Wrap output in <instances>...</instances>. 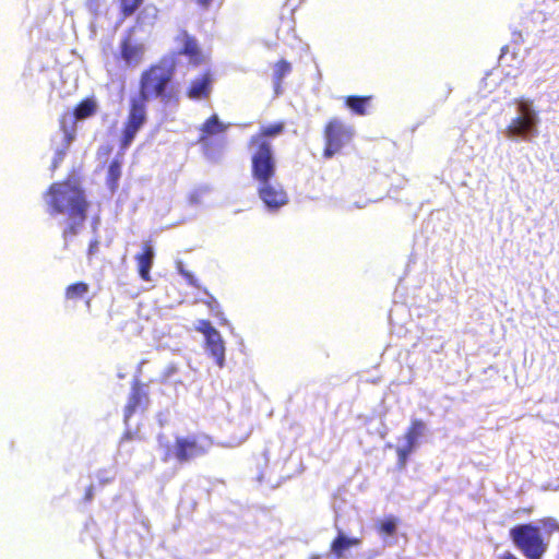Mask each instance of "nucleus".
Here are the masks:
<instances>
[{
	"mask_svg": "<svg viewBox=\"0 0 559 559\" xmlns=\"http://www.w3.org/2000/svg\"><path fill=\"white\" fill-rule=\"evenodd\" d=\"M175 67L166 61L151 64L142 71L139 80V93L129 99L127 119L120 136V148L127 150L138 132L147 121V103L158 99L164 105H177L179 90L175 82Z\"/></svg>",
	"mask_w": 559,
	"mask_h": 559,
	"instance_id": "obj_1",
	"label": "nucleus"
},
{
	"mask_svg": "<svg viewBox=\"0 0 559 559\" xmlns=\"http://www.w3.org/2000/svg\"><path fill=\"white\" fill-rule=\"evenodd\" d=\"M45 195L50 215L66 214L68 217L62 230L63 248L68 249L69 241L80 233L87 219L90 203L85 191L75 179L67 178L51 183Z\"/></svg>",
	"mask_w": 559,
	"mask_h": 559,
	"instance_id": "obj_2",
	"label": "nucleus"
},
{
	"mask_svg": "<svg viewBox=\"0 0 559 559\" xmlns=\"http://www.w3.org/2000/svg\"><path fill=\"white\" fill-rule=\"evenodd\" d=\"M286 123L276 121L261 126L250 136L248 148L250 151V170L254 181H272L276 177L277 162L271 140L284 133Z\"/></svg>",
	"mask_w": 559,
	"mask_h": 559,
	"instance_id": "obj_3",
	"label": "nucleus"
},
{
	"mask_svg": "<svg viewBox=\"0 0 559 559\" xmlns=\"http://www.w3.org/2000/svg\"><path fill=\"white\" fill-rule=\"evenodd\" d=\"M559 532V522L556 518L545 516L533 523L516 524L509 530V538L513 546L525 559H543L549 548V542L544 534L551 536Z\"/></svg>",
	"mask_w": 559,
	"mask_h": 559,
	"instance_id": "obj_4",
	"label": "nucleus"
},
{
	"mask_svg": "<svg viewBox=\"0 0 559 559\" xmlns=\"http://www.w3.org/2000/svg\"><path fill=\"white\" fill-rule=\"evenodd\" d=\"M213 445V439L207 435L178 436L174 444L163 445V462L175 460L179 464L189 463L197 457L207 454Z\"/></svg>",
	"mask_w": 559,
	"mask_h": 559,
	"instance_id": "obj_5",
	"label": "nucleus"
},
{
	"mask_svg": "<svg viewBox=\"0 0 559 559\" xmlns=\"http://www.w3.org/2000/svg\"><path fill=\"white\" fill-rule=\"evenodd\" d=\"M228 128L229 124L223 122L216 114L203 121L199 127L197 143L205 156L213 158L221 154L226 143L225 134Z\"/></svg>",
	"mask_w": 559,
	"mask_h": 559,
	"instance_id": "obj_6",
	"label": "nucleus"
},
{
	"mask_svg": "<svg viewBox=\"0 0 559 559\" xmlns=\"http://www.w3.org/2000/svg\"><path fill=\"white\" fill-rule=\"evenodd\" d=\"M322 134L324 140L322 155L325 159H329L341 153V151L350 143L355 130L342 119L333 117L324 124Z\"/></svg>",
	"mask_w": 559,
	"mask_h": 559,
	"instance_id": "obj_7",
	"label": "nucleus"
},
{
	"mask_svg": "<svg viewBox=\"0 0 559 559\" xmlns=\"http://www.w3.org/2000/svg\"><path fill=\"white\" fill-rule=\"evenodd\" d=\"M518 112L519 115L507 126L506 135L526 138L528 134H535L538 117L531 104L523 99L519 100Z\"/></svg>",
	"mask_w": 559,
	"mask_h": 559,
	"instance_id": "obj_8",
	"label": "nucleus"
},
{
	"mask_svg": "<svg viewBox=\"0 0 559 559\" xmlns=\"http://www.w3.org/2000/svg\"><path fill=\"white\" fill-rule=\"evenodd\" d=\"M195 331L202 333L205 338V348L214 358L216 365L223 368L225 365V344L221 333L209 320H199Z\"/></svg>",
	"mask_w": 559,
	"mask_h": 559,
	"instance_id": "obj_9",
	"label": "nucleus"
},
{
	"mask_svg": "<svg viewBox=\"0 0 559 559\" xmlns=\"http://www.w3.org/2000/svg\"><path fill=\"white\" fill-rule=\"evenodd\" d=\"M175 40L180 45L178 55L186 56L190 64L198 67L204 63V53L193 35L189 34L186 29H181Z\"/></svg>",
	"mask_w": 559,
	"mask_h": 559,
	"instance_id": "obj_10",
	"label": "nucleus"
},
{
	"mask_svg": "<svg viewBox=\"0 0 559 559\" xmlns=\"http://www.w3.org/2000/svg\"><path fill=\"white\" fill-rule=\"evenodd\" d=\"M258 195L269 210H277L288 202L285 190L280 185L272 181H257Z\"/></svg>",
	"mask_w": 559,
	"mask_h": 559,
	"instance_id": "obj_11",
	"label": "nucleus"
},
{
	"mask_svg": "<svg viewBox=\"0 0 559 559\" xmlns=\"http://www.w3.org/2000/svg\"><path fill=\"white\" fill-rule=\"evenodd\" d=\"M144 57V46L139 43H134L130 36H126L121 39L119 45L118 58L121 59L126 68L138 67Z\"/></svg>",
	"mask_w": 559,
	"mask_h": 559,
	"instance_id": "obj_12",
	"label": "nucleus"
},
{
	"mask_svg": "<svg viewBox=\"0 0 559 559\" xmlns=\"http://www.w3.org/2000/svg\"><path fill=\"white\" fill-rule=\"evenodd\" d=\"M214 82L213 73L210 70L202 72L191 80L187 87L186 95L192 100L206 99L211 95Z\"/></svg>",
	"mask_w": 559,
	"mask_h": 559,
	"instance_id": "obj_13",
	"label": "nucleus"
},
{
	"mask_svg": "<svg viewBox=\"0 0 559 559\" xmlns=\"http://www.w3.org/2000/svg\"><path fill=\"white\" fill-rule=\"evenodd\" d=\"M155 251L153 248L152 240H145L142 245L141 252L136 253L134 259L138 266V273L141 280L144 282H150L151 277V269L154 263Z\"/></svg>",
	"mask_w": 559,
	"mask_h": 559,
	"instance_id": "obj_14",
	"label": "nucleus"
},
{
	"mask_svg": "<svg viewBox=\"0 0 559 559\" xmlns=\"http://www.w3.org/2000/svg\"><path fill=\"white\" fill-rule=\"evenodd\" d=\"M147 403V393L139 383H135L131 389L128 402L124 406V421L127 423L139 408H145Z\"/></svg>",
	"mask_w": 559,
	"mask_h": 559,
	"instance_id": "obj_15",
	"label": "nucleus"
},
{
	"mask_svg": "<svg viewBox=\"0 0 559 559\" xmlns=\"http://www.w3.org/2000/svg\"><path fill=\"white\" fill-rule=\"evenodd\" d=\"M361 540L357 537H347L344 533L340 532L330 545L331 552L337 558L342 559L345 551L352 547L360 545Z\"/></svg>",
	"mask_w": 559,
	"mask_h": 559,
	"instance_id": "obj_16",
	"label": "nucleus"
},
{
	"mask_svg": "<svg viewBox=\"0 0 559 559\" xmlns=\"http://www.w3.org/2000/svg\"><path fill=\"white\" fill-rule=\"evenodd\" d=\"M372 98L373 96L371 95H349L344 98V104L354 115L365 116L368 114V106L370 105Z\"/></svg>",
	"mask_w": 559,
	"mask_h": 559,
	"instance_id": "obj_17",
	"label": "nucleus"
},
{
	"mask_svg": "<svg viewBox=\"0 0 559 559\" xmlns=\"http://www.w3.org/2000/svg\"><path fill=\"white\" fill-rule=\"evenodd\" d=\"M122 174V159L120 157L114 158L106 175V185L111 192H116L119 187V180Z\"/></svg>",
	"mask_w": 559,
	"mask_h": 559,
	"instance_id": "obj_18",
	"label": "nucleus"
},
{
	"mask_svg": "<svg viewBox=\"0 0 559 559\" xmlns=\"http://www.w3.org/2000/svg\"><path fill=\"white\" fill-rule=\"evenodd\" d=\"M66 118H67V115H62L61 118H60V127H61V129L66 133L64 145H63V147L58 148L55 152V155H53V158H52V162H51V170L52 171H55L60 166V164L62 163V160H63V158H64V156L67 154V151H68V148L70 146V143L73 140L72 131H69L66 128Z\"/></svg>",
	"mask_w": 559,
	"mask_h": 559,
	"instance_id": "obj_19",
	"label": "nucleus"
},
{
	"mask_svg": "<svg viewBox=\"0 0 559 559\" xmlns=\"http://www.w3.org/2000/svg\"><path fill=\"white\" fill-rule=\"evenodd\" d=\"M97 111V104L94 98L86 97L82 99L73 109L75 120H84L94 116Z\"/></svg>",
	"mask_w": 559,
	"mask_h": 559,
	"instance_id": "obj_20",
	"label": "nucleus"
},
{
	"mask_svg": "<svg viewBox=\"0 0 559 559\" xmlns=\"http://www.w3.org/2000/svg\"><path fill=\"white\" fill-rule=\"evenodd\" d=\"M426 425L421 419H413L405 431L404 438L407 445L416 448L418 439L424 435Z\"/></svg>",
	"mask_w": 559,
	"mask_h": 559,
	"instance_id": "obj_21",
	"label": "nucleus"
},
{
	"mask_svg": "<svg viewBox=\"0 0 559 559\" xmlns=\"http://www.w3.org/2000/svg\"><path fill=\"white\" fill-rule=\"evenodd\" d=\"M90 292V285L85 282H75L68 285L64 289V298L75 301L83 298Z\"/></svg>",
	"mask_w": 559,
	"mask_h": 559,
	"instance_id": "obj_22",
	"label": "nucleus"
},
{
	"mask_svg": "<svg viewBox=\"0 0 559 559\" xmlns=\"http://www.w3.org/2000/svg\"><path fill=\"white\" fill-rule=\"evenodd\" d=\"M290 72L292 64L285 59H281L274 64L273 81L276 93L281 90L283 79Z\"/></svg>",
	"mask_w": 559,
	"mask_h": 559,
	"instance_id": "obj_23",
	"label": "nucleus"
},
{
	"mask_svg": "<svg viewBox=\"0 0 559 559\" xmlns=\"http://www.w3.org/2000/svg\"><path fill=\"white\" fill-rule=\"evenodd\" d=\"M142 2L143 0H119L121 16L126 19L134 14Z\"/></svg>",
	"mask_w": 559,
	"mask_h": 559,
	"instance_id": "obj_24",
	"label": "nucleus"
},
{
	"mask_svg": "<svg viewBox=\"0 0 559 559\" xmlns=\"http://www.w3.org/2000/svg\"><path fill=\"white\" fill-rule=\"evenodd\" d=\"M377 530L382 535H386V536L393 535L396 531L395 519L392 516L385 518L384 520L380 521L377 524Z\"/></svg>",
	"mask_w": 559,
	"mask_h": 559,
	"instance_id": "obj_25",
	"label": "nucleus"
},
{
	"mask_svg": "<svg viewBox=\"0 0 559 559\" xmlns=\"http://www.w3.org/2000/svg\"><path fill=\"white\" fill-rule=\"evenodd\" d=\"M415 449L405 444L403 447H399L396 449V454H397V468L399 469H404L406 464H407V461H408V457L409 455L412 454V452L414 451Z\"/></svg>",
	"mask_w": 559,
	"mask_h": 559,
	"instance_id": "obj_26",
	"label": "nucleus"
},
{
	"mask_svg": "<svg viewBox=\"0 0 559 559\" xmlns=\"http://www.w3.org/2000/svg\"><path fill=\"white\" fill-rule=\"evenodd\" d=\"M203 302L212 311V313L215 317H217V318L223 317V311H222L221 305L214 296L210 295L206 299L203 300Z\"/></svg>",
	"mask_w": 559,
	"mask_h": 559,
	"instance_id": "obj_27",
	"label": "nucleus"
},
{
	"mask_svg": "<svg viewBox=\"0 0 559 559\" xmlns=\"http://www.w3.org/2000/svg\"><path fill=\"white\" fill-rule=\"evenodd\" d=\"M177 269H178V272L180 273V275L187 281V283L190 286H193L197 288L200 287L198 280L194 277V275L192 273H190L189 271L183 269L182 263H178Z\"/></svg>",
	"mask_w": 559,
	"mask_h": 559,
	"instance_id": "obj_28",
	"label": "nucleus"
},
{
	"mask_svg": "<svg viewBox=\"0 0 559 559\" xmlns=\"http://www.w3.org/2000/svg\"><path fill=\"white\" fill-rule=\"evenodd\" d=\"M217 0H191L195 8L201 12H209Z\"/></svg>",
	"mask_w": 559,
	"mask_h": 559,
	"instance_id": "obj_29",
	"label": "nucleus"
},
{
	"mask_svg": "<svg viewBox=\"0 0 559 559\" xmlns=\"http://www.w3.org/2000/svg\"><path fill=\"white\" fill-rule=\"evenodd\" d=\"M178 372V367L175 364L168 365L163 373H162V381L167 382L171 376Z\"/></svg>",
	"mask_w": 559,
	"mask_h": 559,
	"instance_id": "obj_30",
	"label": "nucleus"
},
{
	"mask_svg": "<svg viewBox=\"0 0 559 559\" xmlns=\"http://www.w3.org/2000/svg\"><path fill=\"white\" fill-rule=\"evenodd\" d=\"M85 7L91 13L97 15L100 9V0H86Z\"/></svg>",
	"mask_w": 559,
	"mask_h": 559,
	"instance_id": "obj_31",
	"label": "nucleus"
},
{
	"mask_svg": "<svg viewBox=\"0 0 559 559\" xmlns=\"http://www.w3.org/2000/svg\"><path fill=\"white\" fill-rule=\"evenodd\" d=\"M99 241L97 239H93L90 241L87 255L91 258L98 251Z\"/></svg>",
	"mask_w": 559,
	"mask_h": 559,
	"instance_id": "obj_32",
	"label": "nucleus"
},
{
	"mask_svg": "<svg viewBox=\"0 0 559 559\" xmlns=\"http://www.w3.org/2000/svg\"><path fill=\"white\" fill-rule=\"evenodd\" d=\"M94 498V486H88L86 489H85V492H84V500L85 502H91Z\"/></svg>",
	"mask_w": 559,
	"mask_h": 559,
	"instance_id": "obj_33",
	"label": "nucleus"
},
{
	"mask_svg": "<svg viewBox=\"0 0 559 559\" xmlns=\"http://www.w3.org/2000/svg\"><path fill=\"white\" fill-rule=\"evenodd\" d=\"M498 559H520L515 554L507 550L499 555Z\"/></svg>",
	"mask_w": 559,
	"mask_h": 559,
	"instance_id": "obj_34",
	"label": "nucleus"
},
{
	"mask_svg": "<svg viewBox=\"0 0 559 559\" xmlns=\"http://www.w3.org/2000/svg\"><path fill=\"white\" fill-rule=\"evenodd\" d=\"M135 438V433L132 432V431H126L122 436H121V439L120 441L121 442H126V441H130V440H133Z\"/></svg>",
	"mask_w": 559,
	"mask_h": 559,
	"instance_id": "obj_35",
	"label": "nucleus"
},
{
	"mask_svg": "<svg viewBox=\"0 0 559 559\" xmlns=\"http://www.w3.org/2000/svg\"><path fill=\"white\" fill-rule=\"evenodd\" d=\"M102 151L104 154L109 155L112 151V147L110 145H106L102 147Z\"/></svg>",
	"mask_w": 559,
	"mask_h": 559,
	"instance_id": "obj_36",
	"label": "nucleus"
},
{
	"mask_svg": "<svg viewBox=\"0 0 559 559\" xmlns=\"http://www.w3.org/2000/svg\"><path fill=\"white\" fill-rule=\"evenodd\" d=\"M522 511H523L525 514H531V513L533 512V508H532V507H530V508H524Z\"/></svg>",
	"mask_w": 559,
	"mask_h": 559,
	"instance_id": "obj_37",
	"label": "nucleus"
},
{
	"mask_svg": "<svg viewBox=\"0 0 559 559\" xmlns=\"http://www.w3.org/2000/svg\"><path fill=\"white\" fill-rule=\"evenodd\" d=\"M309 559H320L319 555H311Z\"/></svg>",
	"mask_w": 559,
	"mask_h": 559,
	"instance_id": "obj_38",
	"label": "nucleus"
},
{
	"mask_svg": "<svg viewBox=\"0 0 559 559\" xmlns=\"http://www.w3.org/2000/svg\"><path fill=\"white\" fill-rule=\"evenodd\" d=\"M85 304H86L87 308H90L91 307V299H87Z\"/></svg>",
	"mask_w": 559,
	"mask_h": 559,
	"instance_id": "obj_39",
	"label": "nucleus"
}]
</instances>
